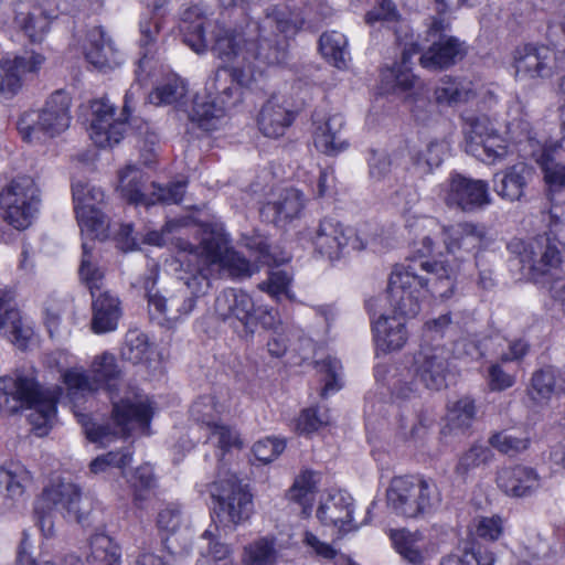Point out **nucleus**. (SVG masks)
<instances>
[{
    "label": "nucleus",
    "instance_id": "a18cd8bd",
    "mask_svg": "<svg viewBox=\"0 0 565 565\" xmlns=\"http://www.w3.org/2000/svg\"><path fill=\"white\" fill-rule=\"evenodd\" d=\"M278 553L273 536L259 537L244 547L243 563L246 565H275Z\"/></svg>",
    "mask_w": 565,
    "mask_h": 565
},
{
    "label": "nucleus",
    "instance_id": "423d86ee",
    "mask_svg": "<svg viewBox=\"0 0 565 565\" xmlns=\"http://www.w3.org/2000/svg\"><path fill=\"white\" fill-rule=\"evenodd\" d=\"M258 39L252 38L249 61L256 66L255 76L262 67L282 64L288 57V38L296 33L297 25L285 9L274 8L258 24L253 25Z\"/></svg>",
    "mask_w": 565,
    "mask_h": 565
},
{
    "label": "nucleus",
    "instance_id": "680f3d73",
    "mask_svg": "<svg viewBox=\"0 0 565 565\" xmlns=\"http://www.w3.org/2000/svg\"><path fill=\"white\" fill-rule=\"evenodd\" d=\"M131 461V454L128 451H109L95 458L89 463V471L93 475L107 472L110 468L122 469Z\"/></svg>",
    "mask_w": 565,
    "mask_h": 565
},
{
    "label": "nucleus",
    "instance_id": "bb28decb",
    "mask_svg": "<svg viewBox=\"0 0 565 565\" xmlns=\"http://www.w3.org/2000/svg\"><path fill=\"white\" fill-rule=\"evenodd\" d=\"M303 193L295 188L280 190L275 199L268 201L260 209V214L275 224L291 221L299 217L305 209Z\"/></svg>",
    "mask_w": 565,
    "mask_h": 565
},
{
    "label": "nucleus",
    "instance_id": "f704fd0d",
    "mask_svg": "<svg viewBox=\"0 0 565 565\" xmlns=\"http://www.w3.org/2000/svg\"><path fill=\"white\" fill-rule=\"evenodd\" d=\"M205 20V11L200 4L186 8L181 18L183 42L198 54L206 52L209 46L204 33Z\"/></svg>",
    "mask_w": 565,
    "mask_h": 565
},
{
    "label": "nucleus",
    "instance_id": "8fccbe9b",
    "mask_svg": "<svg viewBox=\"0 0 565 565\" xmlns=\"http://www.w3.org/2000/svg\"><path fill=\"white\" fill-rule=\"evenodd\" d=\"M316 369L321 374V381L324 383L321 392L323 397L338 392L342 387V365L335 356H324L316 363Z\"/></svg>",
    "mask_w": 565,
    "mask_h": 565
},
{
    "label": "nucleus",
    "instance_id": "6ab92c4d",
    "mask_svg": "<svg viewBox=\"0 0 565 565\" xmlns=\"http://www.w3.org/2000/svg\"><path fill=\"white\" fill-rule=\"evenodd\" d=\"M443 200L448 207L473 212L491 203L486 181L452 174L445 183Z\"/></svg>",
    "mask_w": 565,
    "mask_h": 565
},
{
    "label": "nucleus",
    "instance_id": "0e129e2a",
    "mask_svg": "<svg viewBox=\"0 0 565 565\" xmlns=\"http://www.w3.org/2000/svg\"><path fill=\"white\" fill-rule=\"evenodd\" d=\"M184 523V515L178 503H167L157 518L158 527L168 533L177 532Z\"/></svg>",
    "mask_w": 565,
    "mask_h": 565
},
{
    "label": "nucleus",
    "instance_id": "dca6fc26",
    "mask_svg": "<svg viewBox=\"0 0 565 565\" xmlns=\"http://www.w3.org/2000/svg\"><path fill=\"white\" fill-rule=\"evenodd\" d=\"M92 121L89 137L99 148L113 147L121 141L127 131V116L130 113L128 94L125 97L122 118H115V107L106 98L95 99L90 104Z\"/></svg>",
    "mask_w": 565,
    "mask_h": 565
},
{
    "label": "nucleus",
    "instance_id": "b1692460",
    "mask_svg": "<svg viewBox=\"0 0 565 565\" xmlns=\"http://www.w3.org/2000/svg\"><path fill=\"white\" fill-rule=\"evenodd\" d=\"M214 311L220 319L228 321L233 327L239 323L248 329L253 320L254 302L246 292L230 288L218 294Z\"/></svg>",
    "mask_w": 565,
    "mask_h": 565
},
{
    "label": "nucleus",
    "instance_id": "72a5a7b5",
    "mask_svg": "<svg viewBox=\"0 0 565 565\" xmlns=\"http://www.w3.org/2000/svg\"><path fill=\"white\" fill-rule=\"evenodd\" d=\"M374 341L383 353L401 350L407 340L405 323L401 317L381 316L373 323Z\"/></svg>",
    "mask_w": 565,
    "mask_h": 565
},
{
    "label": "nucleus",
    "instance_id": "49530a36",
    "mask_svg": "<svg viewBox=\"0 0 565 565\" xmlns=\"http://www.w3.org/2000/svg\"><path fill=\"white\" fill-rule=\"evenodd\" d=\"M347 46V38L340 32H324L320 36L319 49L321 54L338 68L347 66V61L349 58Z\"/></svg>",
    "mask_w": 565,
    "mask_h": 565
},
{
    "label": "nucleus",
    "instance_id": "7ed1b4c3",
    "mask_svg": "<svg viewBox=\"0 0 565 565\" xmlns=\"http://www.w3.org/2000/svg\"><path fill=\"white\" fill-rule=\"evenodd\" d=\"M180 247L188 252L180 258V263L189 267L180 279L195 296L204 295L210 288L211 265H218L234 278L250 277L254 273L249 260L230 246L228 237L220 225L204 227L198 246L183 242Z\"/></svg>",
    "mask_w": 565,
    "mask_h": 565
},
{
    "label": "nucleus",
    "instance_id": "79ce46f5",
    "mask_svg": "<svg viewBox=\"0 0 565 565\" xmlns=\"http://www.w3.org/2000/svg\"><path fill=\"white\" fill-rule=\"evenodd\" d=\"M230 109L232 108L215 98L209 96L196 97L190 117L200 128L212 130L215 128L214 121Z\"/></svg>",
    "mask_w": 565,
    "mask_h": 565
},
{
    "label": "nucleus",
    "instance_id": "864d4df0",
    "mask_svg": "<svg viewBox=\"0 0 565 565\" xmlns=\"http://www.w3.org/2000/svg\"><path fill=\"white\" fill-rule=\"evenodd\" d=\"M223 411L224 407L213 396H203L192 405L191 415L206 430L220 422V415Z\"/></svg>",
    "mask_w": 565,
    "mask_h": 565
},
{
    "label": "nucleus",
    "instance_id": "a211bd4d",
    "mask_svg": "<svg viewBox=\"0 0 565 565\" xmlns=\"http://www.w3.org/2000/svg\"><path fill=\"white\" fill-rule=\"evenodd\" d=\"M255 65L221 66L206 82L207 96L233 108L242 100L243 86L255 79Z\"/></svg>",
    "mask_w": 565,
    "mask_h": 565
},
{
    "label": "nucleus",
    "instance_id": "2eb2a0df",
    "mask_svg": "<svg viewBox=\"0 0 565 565\" xmlns=\"http://www.w3.org/2000/svg\"><path fill=\"white\" fill-rule=\"evenodd\" d=\"M72 192L74 211L82 231H86L94 238H105L108 222L100 211L105 198L103 190L87 182L77 181L73 183Z\"/></svg>",
    "mask_w": 565,
    "mask_h": 565
},
{
    "label": "nucleus",
    "instance_id": "9d476101",
    "mask_svg": "<svg viewBox=\"0 0 565 565\" xmlns=\"http://www.w3.org/2000/svg\"><path fill=\"white\" fill-rule=\"evenodd\" d=\"M41 204V191L29 175L14 178L0 191V216L15 230L28 228Z\"/></svg>",
    "mask_w": 565,
    "mask_h": 565
},
{
    "label": "nucleus",
    "instance_id": "393cba45",
    "mask_svg": "<svg viewBox=\"0 0 565 565\" xmlns=\"http://www.w3.org/2000/svg\"><path fill=\"white\" fill-rule=\"evenodd\" d=\"M317 516L324 525H332L339 532L356 529L353 524V499L345 491H334L320 504Z\"/></svg>",
    "mask_w": 565,
    "mask_h": 565
},
{
    "label": "nucleus",
    "instance_id": "69168bd1",
    "mask_svg": "<svg viewBox=\"0 0 565 565\" xmlns=\"http://www.w3.org/2000/svg\"><path fill=\"white\" fill-rule=\"evenodd\" d=\"M409 58V53L404 51L401 64H397L390 70V76L393 77L395 82L394 88L399 89L401 92L409 90L418 81L408 67Z\"/></svg>",
    "mask_w": 565,
    "mask_h": 565
},
{
    "label": "nucleus",
    "instance_id": "1a4fd4ad",
    "mask_svg": "<svg viewBox=\"0 0 565 565\" xmlns=\"http://www.w3.org/2000/svg\"><path fill=\"white\" fill-rule=\"evenodd\" d=\"M71 97L63 90L54 92L39 110L24 113L18 129L26 142H38L42 138H53L65 131L71 121Z\"/></svg>",
    "mask_w": 565,
    "mask_h": 565
},
{
    "label": "nucleus",
    "instance_id": "0eeeda50",
    "mask_svg": "<svg viewBox=\"0 0 565 565\" xmlns=\"http://www.w3.org/2000/svg\"><path fill=\"white\" fill-rule=\"evenodd\" d=\"M388 507L407 519L425 518L441 502V494L431 479L395 477L386 491Z\"/></svg>",
    "mask_w": 565,
    "mask_h": 565
},
{
    "label": "nucleus",
    "instance_id": "c03bdc74",
    "mask_svg": "<svg viewBox=\"0 0 565 565\" xmlns=\"http://www.w3.org/2000/svg\"><path fill=\"white\" fill-rule=\"evenodd\" d=\"M414 373L420 379L427 388L440 390L446 385V376L443 363L438 355H415Z\"/></svg>",
    "mask_w": 565,
    "mask_h": 565
},
{
    "label": "nucleus",
    "instance_id": "20e7f679",
    "mask_svg": "<svg viewBox=\"0 0 565 565\" xmlns=\"http://www.w3.org/2000/svg\"><path fill=\"white\" fill-rule=\"evenodd\" d=\"M61 390L44 388L32 373H17L0 377V414H14L22 408L31 411L30 424L40 437L47 435L55 415Z\"/></svg>",
    "mask_w": 565,
    "mask_h": 565
},
{
    "label": "nucleus",
    "instance_id": "4d7b16f0",
    "mask_svg": "<svg viewBox=\"0 0 565 565\" xmlns=\"http://www.w3.org/2000/svg\"><path fill=\"white\" fill-rule=\"evenodd\" d=\"M161 30L160 19L153 17L140 22V47L142 56L139 60V66L146 62L149 55H152L157 50V43Z\"/></svg>",
    "mask_w": 565,
    "mask_h": 565
},
{
    "label": "nucleus",
    "instance_id": "f3484780",
    "mask_svg": "<svg viewBox=\"0 0 565 565\" xmlns=\"http://www.w3.org/2000/svg\"><path fill=\"white\" fill-rule=\"evenodd\" d=\"M465 134L466 152L482 162L494 163L508 153L504 138L497 132L490 119L484 116L471 119Z\"/></svg>",
    "mask_w": 565,
    "mask_h": 565
},
{
    "label": "nucleus",
    "instance_id": "412c9836",
    "mask_svg": "<svg viewBox=\"0 0 565 565\" xmlns=\"http://www.w3.org/2000/svg\"><path fill=\"white\" fill-rule=\"evenodd\" d=\"M4 329L9 340L21 351L33 350L38 339L32 326L25 322L14 302L11 290L0 288V330Z\"/></svg>",
    "mask_w": 565,
    "mask_h": 565
},
{
    "label": "nucleus",
    "instance_id": "4be33fe9",
    "mask_svg": "<svg viewBox=\"0 0 565 565\" xmlns=\"http://www.w3.org/2000/svg\"><path fill=\"white\" fill-rule=\"evenodd\" d=\"M495 481L499 489L512 498L530 497L542 488V478L536 470L523 465L501 468Z\"/></svg>",
    "mask_w": 565,
    "mask_h": 565
},
{
    "label": "nucleus",
    "instance_id": "473e14b6",
    "mask_svg": "<svg viewBox=\"0 0 565 565\" xmlns=\"http://www.w3.org/2000/svg\"><path fill=\"white\" fill-rule=\"evenodd\" d=\"M476 88L471 81L460 77L443 76L434 88L437 105L456 107L476 97Z\"/></svg>",
    "mask_w": 565,
    "mask_h": 565
},
{
    "label": "nucleus",
    "instance_id": "052dcab7",
    "mask_svg": "<svg viewBox=\"0 0 565 565\" xmlns=\"http://www.w3.org/2000/svg\"><path fill=\"white\" fill-rule=\"evenodd\" d=\"M186 184V180L170 182L164 186L153 183V191L148 195V200H153L154 204H178L184 196Z\"/></svg>",
    "mask_w": 565,
    "mask_h": 565
},
{
    "label": "nucleus",
    "instance_id": "58836bf2",
    "mask_svg": "<svg viewBox=\"0 0 565 565\" xmlns=\"http://www.w3.org/2000/svg\"><path fill=\"white\" fill-rule=\"evenodd\" d=\"M93 239H95L93 237ZM95 241L83 242L82 260L78 269L81 280L90 291H100L103 287L105 271L98 264V256L94 253Z\"/></svg>",
    "mask_w": 565,
    "mask_h": 565
},
{
    "label": "nucleus",
    "instance_id": "f03ea898",
    "mask_svg": "<svg viewBox=\"0 0 565 565\" xmlns=\"http://www.w3.org/2000/svg\"><path fill=\"white\" fill-rule=\"evenodd\" d=\"M63 380L72 398L99 388H105L109 393L113 402V419L118 428V431L113 435L126 436L134 431L149 434L153 406L148 396L130 392L119 401H115L114 393L119 387L120 370L115 364L114 355H98L92 363L90 374L79 369H71L64 373ZM75 415L90 441L105 445L110 439L111 433L108 427L96 425L84 414L75 413Z\"/></svg>",
    "mask_w": 565,
    "mask_h": 565
},
{
    "label": "nucleus",
    "instance_id": "a19ab883",
    "mask_svg": "<svg viewBox=\"0 0 565 565\" xmlns=\"http://www.w3.org/2000/svg\"><path fill=\"white\" fill-rule=\"evenodd\" d=\"M87 561L92 565H120V547L104 533H96L89 540Z\"/></svg>",
    "mask_w": 565,
    "mask_h": 565
},
{
    "label": "nucleus",
    "instance_id": "338daca9",
    "mask_svg": "<svg viewBox=\"0 0 565 565\" xmlns=\"http://www.w3.org/2000/svg\"><path fill=\"white\" fill-rule=\"evenodd\" d=\"M68 307L66 299L50 297L44 303V321L51 337L58 333L61 315Z\"/></svg>",
    "mask_w": 565,
    "mask_h": 565
},
{
    "label": "nucleus",
    "instance_id": "39448f33",
    "mask_svg": "<svg viewBox=\"0 0 565 565\" xmlns=\"http://www.w3.org/2000/svg\"><path fill=\"white\" fill-rule=\"evenodd\" d=\"M546 38L556 51L533 44L515 49L513 65L518 81L545 79L565 70V15L553 18L548 22Z\"/></svg>",
    "mask_w": 565,
    "mask_h": 565
},
{
    "label": "nucleus",
    "instance_id": "cd10ccee",
    "mask_svg": "<svg viewBox=\"0 0 565 565\" xmlns=\"http://www.w3.org/2000/svg\"><path fill=\"white\" fill-rule=\"evenodd\" d=\"M531 179L532 169L527 164L519 162L494 174L493 190L505 201H521Z\"/></svg>",
    "mask_w": 565,
    "mask_h": 565
},
{
    "label": "nucleus",
    "instance_id": "6e6d98bb",
    "mask_svg": "<svg viewBox=\"0 0 565 565\" xmlns=\"http://www.w3.org/2000/svg\"><path fill=\"white\" fill-rule=\"evenodd\" d=\"M185 94V85L179 77H169L166 82L157 86L149 95V99L154 105H169L178 102Z\"/></svg>",
    "mask_w": 565,
    "mask_h": 565
},
{
    "label": "nucleus",
    "instance_id": "7c9ffc66",
    "mask_svg": "<svg viewBox=\"0 0 565 565\" xmlns=\"http://www.w3.org/2000/svg\"><path fill=\"white\" fill-rule=\"evenodd\" d=\"M199 296L191 294L185 286V290L180 296H174L167 300L158 291L148 292L149 313L152 318H166L167 320H177L180 316L189 315L195 307V299Z\"/></svg>",
    "mask_w": 565,
    "mask_h": 565
},
{
    "label": "nucleus",
    "instance_id": "774afa93",
    "mask_svg": "<svg viewBox=\"0 0 565 565\" xmlns=\"http://www.w3.org/2000/svg\"><path fill=\"white\" fill-rule=\"evenodd\" d=\"M369 175L375 182L384 181L392 171V160L384 151L370 150Z\"/></svg>",
    "mask_w": 565,
    "mask_h": 565
},
{
    "label": "nucleus",
    "instance_id": "603ef678",
    "mask_svg": "<svg viewBox=\"0 0 565 565\" xmlns=\"http://www.w3.org/2000/svg\"><path fill=\"white\" fill-rule=\"evenodd\" d=\"M519 355H505L501 362L489 367L488 382L491 391H504L515 383V374L510 370V363Z\"/></svg>",
    "mask_w": 565,
    "mask_h": 565
},
{
    "label": "nucleus",
    "instance_id": "6e6552de",
    "mask_svg": "<svg viewBox=\"0 0 565 565\" xmlns=\"http://www.w3.org/2000/svg\"><path fill=\"white\" fill-rule=\"evenodd\" d=\"M209 492L217 504L222 522L236 526L247 521L254 512L253 495L221 459L215 480Z\"/></svg>",
    "mask_w": 565,
    "mask_h": 565
},
{
    "label": "nucleus",
    "instance_id": "a878e982",
    "mask_svg": "<svg viewBox=\"0 0 565 565\" xmlns=\"http://www.w3.org/2000/svg\"><path fill=\"white\" fill-rule=\"evenodd\" d=\"M122 316L119 298L109 291H93L90 328L102 334L115 331Z\"/></svg>",
    "mask_w": 565,
    "mask_h": 565
},
{
    "label": "nucleus",
    "instance_id": "37998d69",
    "mask_svg": "<svg viewBox=\"0 0 565 565\" xmlns=\"http://www.w3.org/2000/svg\"><path fill=\"white\" fill-rule=\"evenodd\" d=\"M488 441L489 445L499 452L508 456H516L529 448L531 438L525 430L503 429L493 433Z\"/></svg>",
    "mask_w": 565,
    "mask_h": 565
},
{
    "label": "nucleus",
    "instance_id": "9b49d317",
    "mask_svg": "<svg viewBox=\"0 0 565 565\" xmlns=\"http://www.w3.org/2000/svg\"><path fill=\"white\" fill-rule=\"evenodd\" d=\"M81 501V489L75 483L57 481L47 486L35 505L36 522L43 535L50 537L54 534L53 511L82 522L84 512Z\"/></svg>",
    "mask_w": 565,
    "mask_h": 565
},
{
    "label": "nucleus",
    "instance_id": "ea45409f",
    "mask_svg": "<svg viewBox=\"0 0 565 565\" xmlns=\"http://www.w3.org/2000/svg\"><path fill=\"white\" fill-rule=\"evenodd\" d=\"M319 476L312 470L301 471L287 492L290 501L302 507L303 513H309L315 501Z\"/></svg>",
    "mask_w": 565,
    "mask_h": 565
},
{
    "label": "nucleus",
    "instance_id": "f8f14e48",
    "mask_svg": "<svg viewBox=\"0 0 565 565\" xmlns=\"http://www.w3.org/2000/svg\"><path fill=\"white\" fill-rule=\"evenodd\" d=\"M521 264L529 279L545 286L563 274V255L559 243L546 235L529 242L521 253Z\"/></svg>",
    "mask_w": 565,
    "mask_h": 565
},
{
    "label": "nucleus",
    "instance_id": "bf43d9fd",
    "mask_svg": "<svg viewBox=\"0 0 565 565\" xmlns=\"http://www.w3.org/2000/svg\"><path fill=\"white\" fill-rule=\"evenodd\" d=\"M545 182L552 188H565V164L556 161L548 150H543L537 159Z\"/></svg>",
    "mask_w": 565,
    "mask_h": 565
},
{
    "label": "nucleus",
    "instance_id": "f257e3e1",
    "mask_svg": "<svg viewBox=\"0 0 565 565\" xmlns=\"http://www.w3.org/2000/svg\"><path fill=\"white\" fill-rule=\"evenodd\" d=\"M417 227L420 231L414 243L417 253L422 256L447 254L458 264L414 259L393 269L387 285L388 300L394 311L406 318L420 312V302L428 292L441 299L451 297L452 276L459 265L475 256L487 241L486 226L470 221L443 224L425 216L418 220Z\"/></svg>",
    "mask_w": 565,
    "mask_h": 565
},
{
    "label": "nucleus",
    "instance_id": "ddd939ff",
    "mask_svg": "<svg viewBox=\"0 0 565 565\" xmlns=\"http://www.w3.org/2000/svg\"><path fill=\"white\" fill-rule=\"evenodd\" d=\"M450 24V20L447 18H433L427 31L428 41L431 44L419 58L424 68H447L466 55L463 42L448 34Z\"/></svg>",
    "mask_w": 565,
    "mask_h": 565
},
{
    "label": "nucleus",
    "instance_id": "3c124183",
    "mask_svg": "<svg viewBox=\"0 0 565 565\" xmlns=\"http://www.w3.org/2000/svg\"><path fill=\"white\" fill-rule=\"evenodd\" d=\"M492 457L490 449L482 445H473L458 459L455 473L465 480L469 473L482 463L488 462Z\"/></svg>",
    "mask_w": 565,
    "mask_h": 565
},
{
    "label": "nucleus",
    "instance_id": "e433bc0d",
    "mask_svg": "<svg viewBox=\"0 0 565 565\" xmlns=\"http://www.w3.org/2000/svg\"><path fill=\"white\" fill-rule=\"evenodd\" d=\"M85 56L98 70L110 68L117 64L116 52L100 28H94L88 32Z\"/></svg>",
    "mask_w": 565,
    "mask_h": 565
},
{
    "label": "nucleus",
    "instance_id": "4468645a",
    "mask_svg": "<svg viewBox=\"0 0 565 565\" xmlns=\"http://www.w3.org/2000/svg\"><path fill=\"white\" fill-rule=\"evenodd\" d=\"M254 24L248 23L245 29L215 24L211 32V40L207 41V49L215 57L233 66L254 65L248 55Z\"/></svg>",
    "mask_w": 565,
    "mask_h": 565
},
{
    "label": "nucleus",
    "instance_id": "c9c22d12",
    "mask_svg": "<svg viewBox=\"0 0 565 565\" xmlns=\"http://www.w3.org/2000/svg\"><path fill=\"white\" fill-rule=\"evenodd\" d=\"M33 483L32 472L20 462L0 466V494L18 501Z\"/></svg>",
    "mask_w": 565,
    "mask_h": 565
},
{
    "label": "nucleus",
    "instance_id": "2f4dec72",
    "mask_svg": "<svg viewBox=\"0 0 565 565\" xmlns=\"http://www.w3.org/2000/svg\"><path fill=\"white\" fill-rule=\"evenodd\" d=\"M295 119L290 111L277 96H271L262 107L258 115L259 130L269 138L284 136Z\"/></svg>",
    "mask_w": 565,
    "mask_h": 565
},
{
    "label": "nucleus",
    "instance_id": "5fc2aeb1",
    "mask_svg": "<svg viewBox=\"0 0 565 565\" xmlns=\"http://www.w3.org/2000/svg\"><path fill=\"white\" fill-rule=\"evenodd\" d=\"M207 441H212L218 449L223 451V455L233 448H242L243 443L239 438L238 433L220 422L207 428L206 430Z\"/></svg>",
    "mask_w": 565,
    "mask_h": 565
},
{
    "label": "nucleus",
    "instance_id": "4c0bfd02",
    "mask_svg": "<svg viewBox=\"0 0 565 565\" xmlns=\"http://www.w3.org/2000/svg\"><path fill=\"white\" fill-rule=\"evenodd\" d=\"M145 174L136 166L128 164L119 172V190L121 195L130 203L152 205L153 200H148L143 192Z\"/></svg>",
    "mask_w": 565,
    "mask_h": 565
},
{
    "label": "nucleus",
    "instance_id": "09e8293b",
    "mask_svg": "<svg viewBox=\"0 0 565 565\" xmlns=\"http://www.w3.org/2000/svg\"><path fill=\"white\" fill-rule=\"evenodd\" d=\"M557 370L553 367L541 369L533 373L529 396L537 403H547L556 395Z\"/></svg>",
    "mask_w": 565,
    "mask_h": 565
},
{
    "label": "nucleus",
    "instance_id": "c85d7f7f",
    "mask_svg": "<svg viewBox=\"0 0 565 565\" xmlns=\"http://www.w3.org/2000/svg\"><path fill=\"white\" fill-rule=\"evenodd\" d=\"M313 142L317 149L326 154H337L348 148L343 137V116L334 114L323 120L315 121Z\"/></svg>",
    "mask_w": 565,
    "mask_h": 565
},
{
    "label": "nucleus",
    "instance_id": "e2e57ef3",
    "mask_svg": "<svg viewBox=\"0 0 565 565\" xmlns=\"http://www.w3.org/2000/svg\"><path fill=\"white\" fill-rule=\"evenodd\" d=\"M449 151V142L446 139L431 140L416 158L417 164H426L428 170L439 167Z\"/></svg>",
    "mask_w": 565,
    "mask_h": 565
},
{
    "label": "nucleus",
    "instance_id": "13d9d810",
    "mask_svg": "<svg viewBox=\"0 0 565 565\" xmlns=\"http://www.w3.org/2000/svg\"><path fill=\"white\" fill-rule=\"evenodd\" d=\"M476 414V407L471 399L461 398L449 407L448 427L450 429H467Z\"/></svg>",
    "mask_w": 565,
    "mask_h": 565
},
{
    "label": "nucleus",
    "instance_id": "c756f323",
    "mask_svg": "<svg viewBox=\"0 0 565 565\" xmlns=\"http://www.w3.org/2000/svg\"><path fill=\"white\" fill-rule=\"evenodd\" d=\"M390 536L397 553L413 565L422 564L435 552V545L418 531L392 530Z\"/></svg>",
    "mask_w": 565,
    "mask_h": 565
},
{
    "label": "nucleus",
    "instance_id": "aec40b11",
    "mask_svg": "<svg viewBox=\"0 0 565 565\" xmlns=\"http://www.w3.org/2000/svg\"><path fill=\"white\" fill-rule=\"evenodd\" d=\"M348 230L334 217L326 216L309 230V238L317 256L333 263L339 260L349 243Z\"/></svg>",
    "mask_w": 565,
    "mask_h": 565
},
{
    "label": "nucleus",
    "instance_id": "5701e85b",
    "mask_svg": "<svg viewBox=\"0 0 565 565\" xmlns=\"http://www.w3.org/2000/svg\"><path fill=\"white\" fill-rule=\"evenodd\" d=\"M45 57L39 53H26L23 56L2 58L0 61V92L14 95L22 87L26 74L36 73Z\"/></svg>",
    "mask_w": 565,
    "mask_h": 565
},
{
    "label": "nucleus",
    "instance_id": "de8ad7c7",
    "mask_svg": "<svg viewBox=\"0 0 565 565\" xmlns=\"http://www.w3.org/2000/svg\"><path fill=\"white\" fill-rule=\"evenodd\" d=\"M15 23L32 43H40L47 34L51 21L43 11L36 9L17 13Z\"/></svg>",
    "mask_w": 565,
    "mask_h": 565
}]
</instances>
